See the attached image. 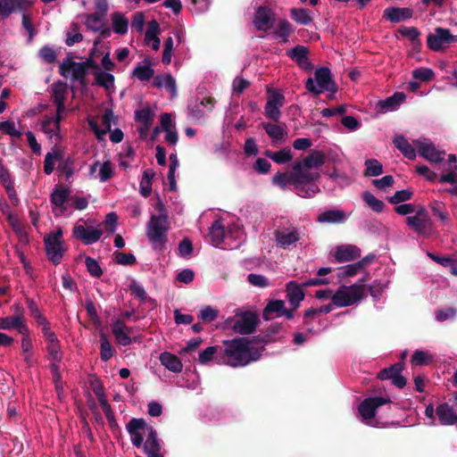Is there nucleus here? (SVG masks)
<instances>
[{
	"label": "nucleus",
	"instance_id": "1",
	"mask_svg": "<svg viewBox=\"0 0 457 457\" xmlns=\"http://www.w3.org/2000/svg\"><path fill=\"white\" fill-rule=\"evenodd\" d=\"M224 345L223 356L226 358L225 363L233 368L244 367L258 361L264 351L262 344L245 338L225 341Z\"/></svg>",
	"mask_w": 457,
	"mask_h": 457
},
{
	"label": "nucleus",
	"instance_id": "2",
	"mask_svg": "<svg viewBox=\"0 0 457 457\" xmlns=\"http://www.w3.org/2000/svg\"><path fill=\"white\" fill-rule=\"evenodd\" d=\"M132 444L142 446L144 441V452L147 457H163L161 453L162 445L154 428L144 420L132 419L127 425Z\"/></svg>",
	"mask_w": 457,
	"mask_h": 457
},
{
	"label": "nucleus",
	"instance_id": "3",
	"mask_svg": "<svg viewBox=\"0 0 457 457\" xmlns=\"http://www.w3.org/2000/svg\"><path fill=\"white\" fill-rule=\"evenodd\" d=\"M424 413L428 426H436V419L438 424L443 426L457 424V395L439 403L436 409L432 404L428 405Z\"/></svg>",
	"mask_w": 457,
	"mask_h": 457
},
{
	"label": "nucleus",
	"instance_id": "4",
	"mask_svg": "<svg viewBox=\"0 0 457 457\" xmlns=\"http://www.w3.org/2000/svg\"><path fill=\"white\" fill-rule=\"evenodd\" d=\"M170 226L165 214L152 215L146 225V237L155 251H163L168 241Z\"/></svg>",
	"mask_w": 457,
	"mask_h": 457
},
{
	"label": "nucleus",
	"instance_id": "5",
	"mask_svg": "<svg viewBox=\"0 0 457 457\" xmlns=\"http://www.w3.org/2000/svg\"><path fill=\"white\" fill-rule=\"evenodd\" d=\"M272 181L273 184L282 189H286L288 185L293 186V189L297 195L303 198L312 197L320 192V187L317 183H311L307 187L300 177V174L295 170H293L289 176L285 173H277L273 177Z\"/></svg>",
	"mask_w": 457,
	"mask_h": 457
},
{
	"label": "nucleus",
	"instance_id": "6",
	"mask_svg": "<svg viewBox=\"0 0 457 457\" xmlns=\"http://www.w3.org/2000/svg\"><path fill=\"white\" fill-rule=\"evenodd\" d=\"M363 278L351 286H341L331 296V301L337 307H346L359 303L367 294Z\"/></svg>",
	"mask_w": 457,
	"mask_h": 457
},
{
	"label": "nucleus",
	"instance_id": "7",
	"mask_svg": "<svg viewBox=\"0 0 457 457\" xmlns=\"http://www.w3.org/2000/svg\"><path fill=\"white\" fill-rule=\"evenodd\" d=\"M390 403L391 398L387 395L365 398L358 407L361 422L373 428H379L381 422L376 418L377 410Z\"/></svg>",
	"mask_w": 457,
	"mask_h": 457
},
{
	"label": "nucleus",
	"instance_id": "8",
	"mask_svg": "<svg viewBox=\"0 0 457 457\" xmlns=\"http://www.w3.org/2000/svg\"><path fill=\"white\" fill-rule=\"evenodd\" d=\"M325 162V157L320 151H314L300 162L293 164V170H297L304 184L308 187L311 183H316L319 179L318 173H312L309 170L320 167Z\"/></svg>",
	"mask_w": 457,
	"mask_h": 457
},
{
	"label": "nucleus",
	"instance_id": "9",
	"mask_svg": "<svg viewBox=\"0 0 457 457\" xmlns=\"http://www.w3.org/2000/svg\"><path fill=\"white\" fill-rule=\"evenodd\" d=\"M62 229L61 228H57L44 237L46 255L49 261L54 265H57L62 262L63 255L67 251V246L62 238Z\"/></svg>",
	"mask_w": 457,
	"mask_h": 457
},
{
	"label": "nucleus",
	"instance_id": "10",
	"mask_svg": "<svg viewBox=\"0 0 457 457\" xmlns=\"http://www.w3.org/2000/svg\"><path fill=\"white\" fill-rule=\"evenodd\" d=\"M303 232L293 225L280 227L274 232L276 245L283 250L291 251L302 245Z\"/></svg>",
	"mask_w": 457,
	"mask_h": 457
},
{
	"label": "nucleus",
	"instance_id": "11",
	"mask_svg": "<svg viewBox=\"0 0 457 457\" xmlns=\"http://www.w3.org/2000/svg\"><path fill=\"white\" fill-rule=\"evenodd\" d=\"M305 87L308 91L319 95L325 91L336 92V85L332 80L331 72L326 67L319 68L314 72V79L309 78Z\"/></svg>",
	"mask_w": 457,
	"mask_h": 457
},
{
	"label": "nucleus",
	"instance_id": "12",
	"mask_svg": "<svg viewBox=\"0 0 457 457\" xmlns=\"http://www.w3.org/2000/svg\"><path fill=\"white\" fill-rule=\"evenodd\" d=\"M62 113L57 111L55 113L45 115L40 121V129L46 137L54 144H58L62 138V133L60 128V122L62 119Z\"/></svg>",
	"mask_w": 457,
	"mask_h": 457
},
{
	"label": "nucleus",
	"instance_id": "13",
	"mask_svg": "<svg viewBox=\"0 0 457 457\" xmlns=\"http://www.w3.org/2000/svg\"><path fill=\"white\" fill-rule=\"evenodd\" d=\"M41 320L43 334L47 343L46 350L50 360L53 363H59L62 359V352L61 350L59 340L54 332L50 329L49 324L44 317Z\"/></svg>",
	"mask_w": 457,
	"mask_h": 457
},
{
	"label": "nucleus",
	"instance_id": "14",
	"mask_svg": "<svg viewBox=\"0 0 457 457\" xmlns=\"http://www.w3.org/2000/svg\"><path fill=\"white\" fill-rule=\"evenodd\" d=\"M407 225L420 235L428 236L431 230V220L428 211L420 206L414 215L406 218Z\"/></svg>",
	"mask_w": 457,
	"mask_h": 457
},
{
	"label": "nucleus",
	"instance_id": "15",
	"mask_svg": "<svg viewBox=\"0 0 457 457\" xmlns=\"http://www.w3.org/2000/svg\"><path fill=\"white\" fill-rule=\"evenodd\" d=\"M452 33L450 29L436 27L427 37V45L435 52L444 51L451 45Z\"/></svg>",
	"mask_w": 457,
	"mask_h": 457
},
{
	"label": "nucleus",
	"instance_id": "16",
	"mask_svg": "<svg viewBox=\"0 0 457 457\" xmlns=\"http://www.w3.org/2000/svg\"><path fill=\"white\" fill-rule=\"evenodd\" d=\"M284 104V95L277 89H270L267 103L264 106L265 116L273 121H278L281 117L280 108Z\"/></svg>",
	"mask_w": 457,
	"mask_h": 457
},
{
	"label": "nucleus",
	"instance_id": "17",
	"mask_svg": "<svg viewBox=\"0 0 457 457\" xmlns=\"http://www.w3.org/2000/svg\"><path fill=\"white\" fill-rule=\"evenodd\" d=\"M228 325L238 334H249L256 325V317L253 312H244L227 321Z\"/></svg>",
	"mask_w": 457,
	"mask_h": 457
},
{
	"label": "nucleus",
	"instance_id": "18",
	"mask_svg": "<svg viewBox=\"0 0 457 457\" xmlns=\"http://www.w3.org/2000/svg\"><path fill=\"white\" fill-rule=\"evenodd\" d=\"M0 329H16L20 334L29 333V328L23 316V312L19 306L16 307V314L9 317L0 318Z\"/></svg>",
	"mask_w": 457,
	"mask_h": 457
},
{
	"label": "nucleus",
	"instance_id": "19",
	"mask_svg": "<svg viewBox=\"0 0 457 457\" xmlns=\"http://www.w3.org/2000/svg\"><path fill=\"white\" fill-rule=\"evenodd\" d=\"M87 65L86 62H67L60 65V72L63 77L84 84Z\"/></svg>",
	"mask_w": 457,
	"mask_h": 457
},
{
	"label": "nucleus",
	"instance_id": "20",
	"mask_svg": "<svg viewBox=\"0 0 457 457\" xmlns=\"http://www.w3.org/2000/svg\"><path fill=\"white\" fill-rule=\"evenodd\" d=\"M413 144L418 149L420 156L431 162H439L443 160L444 153L438 151L435 145L428 139L413 140Z\"/></svg>",
	"mask_w": 457,
	"mask_h": 457
},
{
	"label": "nucleus",
	"instance_id": "21",
	"mask_svg": "<svg viewBox=\"0 0 457 457\" xmlns=\"http://www.w3.org/2000/svg\"><path fill=\"white\" fill-rule=\"evenodd\" d=\"M274 22V13L267 6H259L254 13L253 25L258 30L267 31Z\"/></svg>",
	"mask_w": 457,
	"mask_h": 457
},
{
	"label": "nucleus",
	"instance_id": "22",
	"mask_svg": "<svg viewBox=\"0 0 457 457\" xmlns=\"http://www.w3.org/2000/svg\"><path fill=\"white\" fill-rule=\"evenodd\" d=\"M113 121V113L111 110H105L101 117V126L98 125V120L92 118L88 120L90 129L95 132L98 139H103L105 134L111 129Z\"/></svg>",
	"mask_w": 457,
	"mask_h": 457
},
{
	"label": "nucleus",
	"instance_id": "23",
	"mask_svg": "<svg viewBox=\"0 0 457 457\" xmlns=\"http://www.w3.org/2000/svg\"><path fill=\"white\" fill-rule=\"evenodd\" d=\"M103 235V231L94 227L78 225L73 228V236L83 241L86 245L97 242Z\"/></svg>",
	"mask_w": 457,
	"mask_h": 457
},
{
	"label": "nucleus",
	"instance_id": "24",
	"mask_svg": "<svg viewBox=\"0 0 457 457\" xmlns=\"http://www.w3.org/2000/svg\"><path fill=\"white\" fill-rule=\"evenodd\" d=\"M89 177L105 182L112 178L114 171L111 162H96L89 168Z\"/></svg>",
	"mask_w": 457,
	"mask_h": 457
},
{
	"label": "nucleus",
	"instance_id": "25",
	"mask_svg": "<svg viewBox=\"0 0 457 457\" xmlns=\"http://www.w3.org/2000/svg\"><path fill=\"white\" fill-rule=\"evenodd\" d=\"M31 4L30 0H0V17L6 19L16 11L25 12Z\"/></svg>",
	"mask_w": 457,
	"mask_h": 457
},
{
	"label": "nucleus",
	"instance_id": "26",
	"mask_svg": "<svg viewBox=\"0 0 457 457\" xmlns=\"http://www.w3.org/2000/svg\"><path fill=\"white\" fill-rule=\"evenodd\" d=\"M282 316H285L287 320H291L294 317L293 312L285 308V303L282 300L270 301L263 312L265 320H271L275 317Z\"/></svg>",
	"mask_w": 457,
	"mask_h": 457
},
{
	"label": "nucleus",
	"instance_id": "27",
	"mask_svg": "<svg viewBox=\"0 0 457 457\" xmlns=\"http://www.w3.org/2000/svg\"><path fill=\"white\" fill-rule=\"evenodd\" d=\"M331 254L337 262H346L359 257L360 250L354 245H344L337 246Z\"/></svg>",
	"mask_w": 457,
	"mask_h": 457
},
{
	"label": "nucleus",
	"instance_id": "28",
	"mask_svg": "<svg viewBox=\"0 0 457 457\" xmlns=\"http://www.w3.org/2000/svg\"><path fill=\"white\" fill-rule=\"evenodd\" d=\"M413 11L408 7H388L385 9L383 17L394 23L409 20L412 17Z\"/></svg>",
	"mask_w": 457,
	"mask_h": 457
},
{
	"label": "nucleus",
	"instance_id": "29",
	"mask_svg": "<svg viewBox=\"0 0 457 457\" xmlns=\"http://www.w3.org/2000/svg\"><path fill=\"white\" fill-rule=\"evenodd\" d=\"M406 100V96L403 92H396L393 96L386 97L378 103V108L383 112L396 111Z\"/></svg>",
	"mask_w": 457,
	"mask_h": 457
},
{
	"label": "nucleus",
	"instance_id": "30",
	"mask_svg": "<svg viewBox=\"0 0 457 457\" xmlns=\"http://www.w3.org/2000/svg\"><path fill=\"white\" fill-rule=\"evenodd\" d=\"M67 94V85L63 82H56L52 86V98L56 105V111L62 113L65 111V96Z\"/></svg>",
	"mask_w": 457,
	"mask_h": 457
},
{
	"label": "nucleus",
	"instance_id": "31",
	"mask_svg": "<svg viewBox=\"0 0 457 457\" xmlns=\"http://www.w3.org/2000/svg\"><path fill=\"white\" fill-rule=\"evenodd\" d=\"M287 55L297 62L303 70H311L312 64L308 60V49L303 46H296L287 51Z\"/></svg>",
	"mask_w": 457,
	"mask_h": 457
},
{
	"label": "nucleus",
	"instance_id": "32",
	"mask_svg": "<svg viewBox=\"0 0 457 457\" xmlns=\"http://www.w3.org/2000/svg\"><path fill=\"white\" fill-rule=\"evenodd\" d=\"M112 333L118 344L127 346L132 343L130 337L131 328L122 321L117 320L112 326Z\"/></svg>",
	"mask_w": 457,
	"mask_h": 457
},
{
	"label": "nucleus",
	"instance_id": "33",
	"mask_svg": "<svg viewBox=\"0 0 457 457\" xmlns=\"http://www.w3.org/2000/svg\"><path fill=\"white\" fill-rule=\"evenodd\" d=\"M210 237L212 244L214 246H222V244H226V240L228 239V235L225 232L224 227L220 220H216L211 227Z\"/></svg>",
	"mask_w": 457,
	"mask_h": 457
},
{
	"label": "nucleus",
	"instance_id": "34",
	"mask_svg": "<svg viewBox=\"0 0 457 457\" xmlns=\"http://www.w3.org/2000/svg\"><path fill=\"white\" fill-rule=\"evenodd\" d=\"M287 295L290 304L297 308L304 298L302 286L295 281H289L287 285Z\"/></svg>",
	"mask_w": 457,
	"mask_h": 457
},
{
	"label": "nucleus",
	"instance_id": "35",
	"mask_svg": "<svg viewBox=\"0 0 457 457\" xmlns=\"http://www.w3.org/2000/svg\"><path fill=\"white\" fill-rule=\"evenodd\" d=\"M160 32V27L156 21H151L147 24L146 31L145 34V41L149 45L153 50L157 51L160 47V38L158 34Z\"/></svg>",
	"mask_w": 457,
	"mask_h": 457
},
{
	"label": "nucleus",
	"instance_id": "36",
	"mask_svg": "<svg viewBox=\"0 0 457 457\" xmlns=\"http://www.w3.org/2000/svg\"><path fill=\"white\" fill-rule=\"evenodd\" d=\"M159 360L167 370L174 373H179L182 371L183 364L179 357L175 354L163 352L160 354Z\"/></svg>",
	"mask_w": 457,
	"mask_h": 457
},
{
	"label": "nucleus",
	"instance_id": "37",
	"mask_svg": "<svg viewBox=\"0 0 457 457\" xmlns=\"http://www.w3.org/2000/svg\"><path fill=\"white\" fill-rule=\"evenodd\" d=\"M395 146L408 159L413 160L416 157V146L411 145L403 136L397 135L394 137Z\"/></svg>",
	"mask_w": 457,
	"mask_h": 457
},
{
	"label": "nucleus",
	"instance_id": "38",
	"mask_svg": "<svg viewBox=\"0 0 457 457\" xmlns=\"http://www.w3.org/2000/svg\"><path fill=\"white\" fill-rule=\"evenodd\" d=\"M154 84L160 88H165L173 98L177 96L176 80L170 74L158 75L154 78Z\"/></svg>",
	"mask_w": 457,
	"mask_h": 457
},
{
	"label": "nucleus",
	"instance_id": "39",
	"mask_svg": "<svg viewBox=\"0 0 457 457\" xmlns=\"http://www.w3.org/2000/svg\"><path fill=\"white\" fill-rule=\"evenodd\" d=\"M154 118V112L150 108H142L135 112L136 120L144 126L140 129V135L143 136L152 124Z\"/></svg>",
	"mask_w": 457,
	"mask_h": 457
},
{
	"label": "nucleus",
	"instance_id": "40",
	"mask_svg": "<svg viewBox=\"0 0 457 457\" xmlns=\"http://www.w3.org/2000/svg\"><path fill=\"white\" fill-rule=\"evenodd\" d=\"M112 30L118 35H125L129 29V20L121 12H115L111 15Z\"/></svg>",
	"mask_w": 457,
	"mask_h": 457
},
{
	"label": "nucleus",
	"instance_id": "41",
	"mask_svg": "<svg viewBox=\"0 0 457 457\" xmlns=\"http://www.w3.org/2000/svg\"><path fill=\"white\" fill-rule=\"evenodd\" d=\"M262 127L274 144L283 141L287 136L286 129L280 125L262 123Z\"/></svg>",
	"mask_w": 457,
	"mask_h": 457
},
{
	"label": "nucleus",
	"instance_id": "42",
	"mask_svg": "<svg viewBox=\"0 0 457 457\" xmlns=\"http://www.w3.org/2000/svg\"><path fill=\"white\" fill-rule=\"evenodd\" d=\"M213 107V102L212 99H206L196 104L194 107L189 108L188 115L193 120L202 119L206 112H210Z\"/></svg>",
	"mask_w": 457,
	"mask_h": 457
},
{
	"label": "nucleus",
	"instance_id": "43",
	"mask_svg": "<svg viewBox=\"0 0 457 457\" xmlns=\"http://www.w3.org/2000/svg\"><path fill=\"white\" fill-rule=\"evenodd\" d=\"M345 220L346 215L341 210H328L321 212L318 217V220L322 223H341Z\"/></svg>",
	"mask_w": 457,
	"mask_h": 457
},
{
	"label": "nucleus",
	"instance_id": "44",
	"mask_svg": "<svg viewBox=\"0 0 457 457\" xmlns=\"http://www.w3.org/2000/svg\"><path fill=\"white\" fill-rule=\"evenodd\" d=\"M368 262L367 258L356 263L348 264L338 270L337 276L339 278L353 277L363 270L364 264Z\"/></svg>",
	"mask_w": 457,
	"mask_h": 457
},
{
	"label": "nucleus",
	"instance_id": "45",
	"mask_svg": "<svg viewBox=\"0 0 457 457\" xmlns=\"http://www.w3.org/2000/svg\"><path fill=\"white\" fill-rule=\"evenodd\" d=\"M336 305L332 303L320 306V308H311L304 313V323L307 326L309 331H313V328L310 327V320L320 313L330 312Z\"/></svg>",
	"mask_w": 457,
	"mask_h": 457
},
{
	"label": "nucleus",
	"instance_id": "46",
	"mask_svg": "<svg viewBox=\"0 0 457 457\" xmlns=\"http://www.w3.org/2000/svg\"><path fill=\"white\" fill-rule=\"evenodd\" d=\"M441 183L455 184L457 183V165L450 166L439 179ZM448 192L451 195H457V186L450 188Z\"/></svg>",
	"mask_w": 457,
	"mask_h": 457
},
{
	"label": "nucleus",
	"instance_id": "47",
	"mask_svg": "<svg viewBox=\"0 0 457 457\" xmlns=\"http://www.w3.org/2000/svg\"><path fill=\"white\" fill-rule=\"evenodd\" d=\"M69 195L70 191L68 188L62 186L56 187L51 195V203L55 207L62 208Z\"/></svg>",
	"mask_w": 457,
	"mask_h": 457
},
{
	"label": "nucleus",
	"instance_id": "48",
	"mask_svg": "<svg viewBox=\"0 0 457 457\" xmlns=\"http://www.w3.org/2000/svg\"><path fill=\"white\" fill-rule=\"evenodd\" d=\"M154 177V172L152 170H145L143 172L140 184L139 191L144 197H147L152 192V180Z\"/></svg>",
	"mask_w": 457,
	"mask_h": 457
},
{
	"label": "nucleus",
	"instance_id": "49",
	"mask_svg": "<svg viewBox=\"0 0 457 457\" xmlns=\"http://www.w3.org/2000/svg\"><path fill=\"white\" fill-rule=\"evenodd\" d=\"M266 155L278 164H285L293 159L291 149L284 148L278 152L267 151Z\"/></svg>",
	"mask_w": 457,
	"mask_h": 457
},
{
	"label": "nucleus",
	"instance_id": "50",
	"mask_svg": "<svg viewBox=\"0 0 457 457\" xmlns=\"http://www.w3.org/2000/svg\"><path fill=\"white\" fill-rule=\"evenodd\" d=\"M96 84L104 87L107 91L113 88L114 77L109 72L96 71L95 72Z\"/></svg>",
	"mask_w": 457,
	"mask_h": 457
},
{
	"label": "nucleus",
	"instance_id": "51",
	"mask_svg": "<svg viewBox=\"0 0 457 457\" xmlns=\"http://www.w3.org/2000/svg\"><path fill=\"white\" fill-rule=\"evenodd\" d=\"M104 16H102L100 13L87 14L85 15L84 23L88 29L96 32L102 29L104 24Z\"/></svg>",
	"mask_w": 457,
	"mask_h": 457
},
{
	"label": "nucleus",
	"instance_id": "52",
	"mask_svg": "<svg viewBox=\"0 0 457 457\" xmlns=\"http://www.w3.org/2000/svg\"><path fill=\"white\" fill-rule=\"evenodd\" d=\"M292 31V25L289 23V21L286 20H280L276 26L274 35L276 37L280 38L282 42L286 43L288 40Z\"/></svg>",
	"mask_w": 457,
	"mask_h": 457
},
{
	"label": "nucleus",
	"instance_id": "53",
	"mask_svg": "<svg viewBox=\"0 0 457 457\" xmlns=\"http://www.w3.org/2000/svg\"><path fill=\"white\" fill-rule=\"evenodd\" d=\"M22 336L23 337L21 338V350H22L24 361H26V363L28 365L31 366L34 362L33 351H32L33 350L32 341L29 337V333L26 335H22Z\"/></svg>",
	"mask_w": 457,
	"mask_h": 457
},
{
	"label": "nucleus",
	"instance_id": "54",
	"mask_svg": "<svg viewBox=\"0 0 457 457\" xmlns=\"http://www.w3.org/2000/svg\"><path fill=\"white\" fill-rule=\"evenodd\" d=\"M362 199L365 204L375 212H381L385 207L383 201L378 199L373 194L369 191L362 193Z\"/></svg>",
	"mask_w": 457,
	"mask_h": 457
},
{
	"label": "nucleus",
	"instance_id": "55",
	"mask_svg": "<svg viewBox=\"0 0 457 457\" xmlns=\"http://www.w3.org/2000/svg\"><path fill=\"white\" fill-rule=\"evenodd\" d=\"M292 19L302 25H308L312 21V18L308 10L303 8H294L291 10Z\"/></svg>",
	"mask_w": 457,
	"mask_h": 457
},
{
	"label": "nucleus",
	"instance_id": "56",
	"mask_svg": "<svg viewBox=\"0 0 457 457\" xmlns=\"http://www.w3.org/2000/svg\"><path fill=\"white\" fill-rule=\"evenodd\" d=\"M413 79L419 82H428L435 77V72L432 69L427 67H420L414 69L411 72Z\"/></svg>",
	"mask_w": 457,
	"mask_h": 457
},
{
	"label": "nucleus",
	"instance_id": "57",
	"mask_svg": "<svg viewBox=\"0 0 457 457\" xmlns=\"http://www.w3.org/2000/svg\"><path fill=\"white\" fill-rule=\"evenodd\" d=\"M154 70L146 64L137 65L133 70V76L140 81H147L154 76Z\"/></svg>",
	"mask_w": 457,
	"mask_h": 457
},
{
	"label": "nucleus",
	"instance_id": "58",
	"mask_svg": "<svg viewBox=\"0 0 457 457\" xmlns=\"http://www.w3.org/2000/svg\"><path fill=\"white\" fill-rule=\"evenodd\" d=\"M434 360V356L428 352L417 350L411 356V363L413 365H428Z\"/></svg>",
	"mask_w": 457,
	"mask_h": 457
},
{
	"label": "nucleus",
	"instance_id": "59",
	"mask_svg": "<svg viewBox=\"0 0 457 457\" xmlns=\"http://www.w3.org/2000/svg\"><path fill=\"white\" fill-rule=\"evenodd\" d=\"M365 167V176L377 177L383 173V166L381 162L376 159L366 160Z\"/></svg>",
	"mask_w": 457,
	"mask_h": 457
},
{
	"label": "nucleus",
	"instance_id": "60",
	"mask_svg": "<svg viewBox=\"0 0 457 457\" xmlns=\"http://www.w3.org/2000/svg\"><path fill=\"white\" fill-rule=\"evenodd\" d=\"M62 158L60 152L54 150L53 152L47 153L44 162V170L46 174L49 175L53 172L55 165V162Z\"/></svg>",
	"mask_w": 457,
	"mask_h": 457
},
{
	"label": "nucleus",
	"instance_id": "61",
	"mask_svg": "<svg viewBox=\"0 0 457 457\" xmlns=\"http://www.w3.org/2000/svg\"><path fill=\"white\" fill-rule=\"evenodd\" d=\"M100 353L103 361H108L113 355V348L108 341L105 334L101 333L100 335Z\"/></svg>",
	"mask_w": 457,
	"mask_h": 457
},
{
	"label": "nucleus",
	"instance_id": "62",
	"mask_svg": "<svg viewBox=\"0 0 457 457\" xmlns=\"http://www.w3.org/2000/svg\"><path fill=\"white\" fill-rule=\"evenodd\" d=\"M403 367V362H397L386 369L382 370L378 374V378L380 379L393 380L395 376L396 377L398 374L401 373Z\"/></svg>",
	"mask_w": 457,
	"mask_h": 457
},
{
	"label": "nucleus",
	"instance_id": "63",
	"mask_svg": "<svg viewBox=\"0 0 457 457\" xmlns=\"http://www.w3.org/2000/svg\"><path fill=\"white\" fill-rule=\"evenodd\" d=\"M219 311L211 306H204L198 313V319L204 322H212L218 318Z\"/></svg>",
	"mask_w": 457,
	"mask_h": 457
},
{
	"label": "nucleus",
	"instance_id": "64",
	"mask_svg": "<svg viewBox=\"0 0 457 457\" xmlns=\"http://www.w3.org/2000/svg\"><path fill=\"white\" fill-rule=\"evenodd\" d=\"M0 131L12 137H20L21 136V131L16 127L15 123L11 120L1 122Z\"/></svg>",
	"mask_w": 457,
	"mask_h": 457
}]
</instances>
